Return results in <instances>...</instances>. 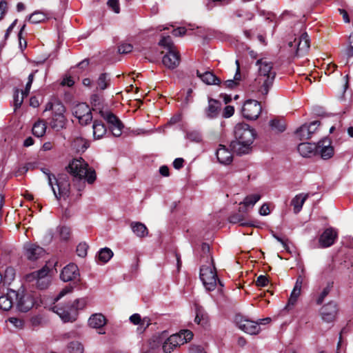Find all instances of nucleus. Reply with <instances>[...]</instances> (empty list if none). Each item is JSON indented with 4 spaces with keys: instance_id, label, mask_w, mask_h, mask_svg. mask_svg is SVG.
<instances>
[{
    "instance_id": "1",
    "label": "nucleus",
    "mask_w": 353,
    "mask_h": 353,
    "mask_svg": "<svg viewBox=\"0 0 353 353\" xmlns=\"http://www.w3.org/2000/svg\"><path fill=\"white\" fill-rule=\"evenodd\" d=\"M256 65L258 67L257 76L252 84L253 91L265 97L272 87L276 77L274 63L266 58H263L256 61Z\"/></svg>"
},
{
    "instance_id": "2",
    "label": "nucleus",
    "mask_w": 353,
    "mask_h": 353,
    "mask_svg": "<svg viewBox=\"0 0 353 353\" xmlns=\"http://www.w3.org/2000/svg\"><path fill=\"white\" fill-rule=\"evenodd\" d=\"M234 139L231 141L230 147L237 154H248L256 137V133L248 124L237 123L234 130Z\"/></svg>"
},
{
    "instance_id": "3",
    "label": "nucleus",
    "mask_w": 353,
    "mask_h": 353,
    "mask_svg": "<svg viewBox=\"0 0 353 353\" xmlns=\"http://www.w3.org/2000/svg\"><path fill=\"white\" fill-rule=\"evenodd\" d=\"M68 171L75 178L85 179L88 183H92L96 180L94 170L89 168L88 164L82 159H73L68 165Z\"/></svg>"
},
{
    "instance_id": "4",
    "label": "nucleus",
    "mask_w": 353,
    "mask_h": 353,
    "mask_svg": "<svg viewBox=\"0 0 353 353\" xmlns=\"http://www.w3.org/2000/svg\"><path fill=\"white\" fill-rule=\"evenodd\" d=\"M51 111L52 117L49 121L50 127L56 130L62 129L66 122L65 108L63 103L57 100H52L46 105L44 112Z\"/></svg>"
},
{
    "instance_id": "5",
    "label": "nucleus",
    "mask_w": 353,
    "mask_h": 353,
    "mask_svg": "<svg viewBox=\"0 0 353 353\" xmlns=\"http://www.w3.org/2000/svg\"><path fill=\"white\" fill-rule=\"evenodd\" d=\"M87 304L85 299H78L72 303L64 307L55 305L52 307L54 312L57 313L64 322H72L76 320L77 310L83 309Z\"/></svg>"
},
{
    "instance_id": "6",
    "label": "nucleus",
    "mask_w": 353,
    "mask_h": 353,
    "mask_svg": "<svg viewBox=\"0 0 353 353\" xmlns=\"http://www.w3.org/2000/svg\"><path fill=\"white\" fill-rule=\"evenodd\" d=\"M200 278L206 290L209 291L214 290L218 282L221 285V281L217 278L213 259H211V261H209L208 265L201 266L200 268Z\"/></svg>"
},
{
    "instance_id": "7",
    "label": "nucleus",
    "mask_w": 353,
    "mask_h": 353,
    "mask_svg": "<svg viewBox=\"0 0 353 353\" xmlns=\"http://www.w3.org/2000/svg\"><path fill=\"white\" fill-rule=\"evenodd\" d=\"M53 179L55 181V185L57 187V191L54 187V183L53 181H52L51 176L48 174V183L51 186L55 197L58 200L61 199L65 200L69 198L70 195V183L69 177L66 174H62L60 175L58 179H56L55 176H53Z\"/></svg>"
},
{
    "instance_id": "8",
    "label": "nucleus",
    "mask_w": 353,
    "mask_h": 353,
    "mask_svg": "<svg viewBox=\"0 0 353 353\" xmlns=\"http://www.w3.org/2000/svg\"><path fill=\"white\" fill-rule=\"evenodd\" d=\"M100 114L109 124V128L112 134L116 137H120L122 134L123 125L119 118L109 111L101 110Z\"/></svg>"
},
{
    "instance_id": "9",
    "label": "nucleus",
    "mask_w": 353,
    "mask_h": 353,
    "mask_svg": "<svg viewBox=\"0 0 353 353\" xmlns=\"http://www.w3.org/2000/svg\"><path fill=\"white\" fill-rule=\"evenodd\" d=\"M291 48L295 50V54L298 57L306 54L310 49V39L306 32L303 33L299 38H295L293 41L288 43Z\"/></svg>"
},
{
    "instance_id": "10",
    "label": "nucleus",
    "mask_w": 353,
    "mask_h": 353,
    "mask_svg": "<svg viewBox=\"0 0 353 353\" xmlns=\"http://www.w3.org/2000/svg\"><path fill=\"white\" fill-rule=\"evenodd\" d=\"M261 112V103L252 99L247 100L242 108L243 116L248 120L256 119Z\"/></svg>"
},
{
    "instance_id": "11",
    "label": "nucleus",
    "mask_w": 353,
    "mask_h": 353,
    "mask_svg": "<svg viewBox=\"0 0 353 353\" xmlns=\"http://www.w3.org/2000/svg\"><path fill=\"white\" fill-rule=\"evenodd\" d=\"M73 114L81 125H87L92 119L91 109L84 103H79L74 107Z\"/></svg>"
},
{
    "instance_id": "12",
    "label": "nucleus",
    "mask_w": 353,
    "mask_h": 353,
    "mask_svg": "<svg viewBox=\"0 0 353 353\" xmlns=\"http://www.w3.org/2000/svg\"><path fill=\"white\" fill-rule=\"evenodd\" d=\"M338 314L337 304L331 301L323 305L320 310V315L323 321L326 323L333 322Z\"/></svg>"
},
{
    "instance_id": "13",
    "label": "nucleus",
    "mask_w": 353,
    "mask_h": 353,
    "mask_svg": "<svg viewBox=\"0 0 353 353\" xmlns=\"http://www.w3.org/2000/svg\"><path fill=\"white\" fill-rule=\"evenodd\" d=\"M18 293L17 297H15L17 301V309L21 312H28L30 310L34 304V299L29 293H24L23 291H17Z\"/></svg>"
},
{
    "instance_id": "14",
    "label": "nucleus",
    "mask_w": 353,
    "mask_h": 353,
    "mask_svg": "<svg viewBox=\"0 0 353 353\" xmlns=\"http://www.w3.org/2000/svg\"><path fill=\"white\" fill-rule=\"evenodd\" d=\"M236 322L239 327L250 334H256L260 331L259 323L242 316H236Z\"/></svg>"
},
{
    "instance_id": "15",
    "label": "nucleus",
    "mask_w": 353,
    "mask_h": 353,
    "mask_svg": "<svg viewBox=\"0 0 353 353\" xmlns=\"http://www.w3.org/2000/svg\"><path fill=\"white\" fill-rule=\"evenodd\" d=\"M192 337L193 334L191 331L184 330L181 331L179 333L171 335L168 339H169V343L176 347L188 342L192 339Z\"/></svg>"
},
{
    "instance_id": "16",
    "label": "nucleus",
    "mask_w": 353,
    "mask_h": 353,
    "mask_svg": "<svg viewBox=\"0 0 353 353\" xmlns=\"http://www.w3.org/2000/svg\"><path fill=\"white\" fill-rule=\"evenodd\" d=\"M180 61V54L177 50L168 51L162 59L163 64L170 70L176 68L179 65Z\"/></svg>"
},
{
    "instance_id": "17",
    "label": "nucleus",
    "mask_w": 353,
    "mask_h": 353,
    "mask_svg": "<svg viewBox=\"0 0 353 353\" xmlns=\"http://www.w3.org/2000/svg\"><path fill=\"white\" fill-rule=\"evenodd\" d=\"M316 152L323 159H329L334 155V148L329 139L320 141L316 145Z\"/></svg>"
},
{
    "instance_id": "18",
    "label": "nucleus",
    "mask_w": 353,
    "mask_h": 353,
    "mask_svg": "<svg viewBox=\"0 0 353 353\" xmlns=\"http://www.w3.org/2000/svg\"><path fill=\"white\" fill-rule=\"evenodd\" d=\"M221 110V103L214 99H208V105L204 110V115L208 119L217 118Z\"/></svg>"
},
{
    "instance_id": "19",
    "label": "nucleus",
    "mask_w": 353,
    "mask_h": 353,
    "mask_svg": "<svg viewBox=\"0 0 353 353\" xmlns=\"http://www.w3.org/2000/svg\"><path fill=\"white\" fill-rule=\"evenodd\" d=\"M337 236L338 233L334 228H327L320 236L319 243L321 247L328 248L332 245Z\"/></svg>"
},
{
    "instance_id": "20",
    "label": "nucleus",
    "mask_w": 353,
    "mask_h": 353,
    "mask_svg": "<svg viewBox=\"0 0 353 353\" xmlns=\"http://www.w3.org/2000/svg\"><path fill=\"white\" fill-rule=\"evenodd\" d=\"M79 276V269L77 265L70 263L66 265L60 274L61 279L64 282L75 280Z\"/></svg>"
},
{
    "instance_id": "21",
    "label": "nucleus",
    "mask_w": 353,
    "mask_h": 353,
    "mask_svg": "<svg viewBox=\"0 0 353 353\" xmlns=\"http://www.w3.org/2000/svg\"><path fill=\"white\" fill-rule=\"evenodd\" d=\"M26 256L30 261H36L45 255V250L35 244H27L25 246Z\"/></svg>"
},
{
    "instance_id": "22",
    "label": "nucleus",
    "mask_w": 353,
    "mask_h": 353,
    "mask_svg": "<svg viewBox=\"0 0 353 353\" xmlns=\"http://www.w3.org/2000/svg\"><path fill=\"white\" fill-rule=\"evenodd\" d=\"M303 283V278L301 276H298L294 287L291 292L290 296L288 299L286 307L288 309L292 308L296 304L298 298L301 295V288Z\"/></svg>"
},
{
    "instance_id": "23",
    "label": "nucleus",
    "mask_w": 353,
    "mask_h": 353,
    "mask_svg": "<svg viewBox=\"0 0 353 353\" xmlns=\"http://www.w3.org/2000/svg\"><path fill=\"white\" fill-rule=\"evenodd\" d=\"M17 296V291L10 290L6 295L0 296V308L8 311L13 305V299H15Z\"/></svg>"
},
{
    "instance_id": "24",
    "label": "nucleus",
    "mask_w": 353,
    "mask_h": 353,
    "mask_svg": "<svg viewBox=\"0 0 353 353\" xmlns=\"http://www.w3.org/2000/svg\"><path fill=\"white\" fill-rule=\"evenodd\" d=\"M318 121L312 122L310 125L304 124L296 131V134L301 140H306L311 138L312 134L316 131V128L311 131V128L317 124Z\"/></svg>"
},
{
    "instance_id": "25",
    "label": "nucleus",
    "mask_w": 353,
    "mask_h": 353,
    "mask_svg": "<svg viewBox=\"0 0 353 353\" xmlns=\"http://www.w3.org/2000/svg\"><path fill=\"white\" fill-rule=\"evenodd\" d=\"M216 155L219 163L222 164H229L232 161V155L231 152L224 145H219L216 150Z\"/></svg>"
},
{
    "instance_id": "26",
    "label": "nucleus",
    "mask_w": 353,
    "mask_h": 353,
    "mask_svg": "<svg viewBox=\"0 0 353 353\" xmlns=\"http://www.w3.org/2000/svg\"><path fill=\"white\" fill-rule=\"evenodd\" d=\"M130 322L139 325L138 330L143 332L151 324V321L149 317L141 318L139 314H134L130 317Z\"/></svg>"
},
{
    "instance_id": "27",
    "label": "nucleus",
    "mask_w": 353,
    "mask_h": 353,
    "mask_svg": "<svg viewBox=\"0 0 353 353\" xmlns=\"http://www.w3.org/2000/svg\"><path fill=\"white\" fill-rule=\"evenodd\" d=\"M316 145L312 143H301L298 145V151L301 156L309 157L316 152Z\"/></svg>"
},
{
    "instance_id": "28",
    "label": "nucleus",
    "mask_w": 353,
    "mask_h": 353,
    "mask_svg": "<svg viewBox=\"0 0 353 353\" xmlns=\"http://www.w3.org/2000/svg\"><path fill=\"white\" fill-rule=\"evenodd\" d=\"M196 75L208 85H219L221 83V80L212 72L207 71L201 73L199 70H196Z\"/></svg>"
},
{
    "instance_id": "29",
    "label": "nucleus",
    "mask_w": 353,
    "mask_h": 353,
    "mask_svg": "<svg viewBox=\"0 0 353 353\" xmlns=\"http://www.w3.org/2000/svg\"><path fill=\"white\" fill-rule=\"evenodd\" d=\"M235 63L236 65V70L233 79H229L219 84L223 88H234L236 87L241 80L240 74V63L239 60H236Z\"/></svg>"
},
{
    "instance_id": "30",
    "label": "nucleus",
    "mask_w": 353,
    "mask_h": 353,
    "mask_svg": "<svg viewBox=\"0 0 353 353\" xmlns=\"http://www.w3.org/2000/svg\"><path fill=\"white\" fill-rule=\"evenodd\" d=\"M309 194H299L296 195L291 201V205L293 206L294 212L295 214L299 213L302 207L308 198Z\"/></svg>"
},
{
    "instance_id": "31",
    "label": "nucleus",
    "mask_w": 353,
    "mask_h": 353,
    "mask_svg": "<svg viewBox=\"0 0 353 353\" xmlns=\"http://www.w3.org/2000/svg\"><path fill=\"white\" fill-rule=\"evenodd\" d=\"M93 137L94 139H101L107 132L104 123L101 121L94 120L92 125Z\"/></svg>"
},
{
    "instance_id": "32",
    "label": "nucleus",
    "mask_w": 353,
    "mask_h": 353,
    "mask_svg": "<svg viewBox=\"0 0 353 353\" xmlns=\"http://www.w3.org/2000/svg\"><path fill=\"white\" fill-rule=\"evenodd\" d=\"M88 323L93 328H101L105 325L106 319L101 314H94L90 317Z\"/></svg>"
},
{
    "instance_id": "33",
    "label": "nucleus",
    "mask_w": 353,
    "mask_h": 353,
    "mask_svg": "<svg viewBox=\"0 0 353 353\" xmlns=\"http://www.w3.org/2000/svg\"><path fill=\"white\" fill-rule=\"evenodd\" d=\"M97 90H104L110 85V77L107 73H101L95 81Z\"/></svg>"
},
{
    "instance_id": "34",
    "label": "nucleus",
    "mask_w": 353,
    "mask_h": 353,
    "mask_svg": "<svg viewBox=\"0 0 353 353\" xmlns=\"http://www.w3.org/2000/svg\"><path fill=\"white\" fill-rule=\"evenodd\" d=\"M229 221L232 223H239L241 226H248L251 225L252 223L250 220H248L244 214L235 213L232 214L229 217Z\"/></svg>"
},
{
    "instance_id": "35",
    "label": "nucleus",
    "mask_w": 353,
    "mask_h": 353,
    "mask_svg": "<svg viewBox=\"0 0 353 353\" xmlns=\"http://www.w3.org/2000/svg\"><path fill=\"white\" fill-rule=\"evenodd\" d=\"M260 199L261 195L259 194H253L247 196L244 200L240 203V205H243L245 208L243 211L245 212L248 208H252Z\"/></svg>"
},
{
    "instance_id": "36",
    "label": "nucleus",
    "mask_w": 353,
    "mask_h": 353,
    "mask_svg": "<svg viewBox=\"0 0 353 353\" xmlns=\"http://www.w3.org/2000/svg\"><path fill=\"white\" fill-rule=\"evenodd\" d=\"M47 125L44 120H38L32 127V133L37 137H43L46 131Z\"/></svg>"
},
{
    "instance_id": "37",
    "label": "nucleus",
    "mask_w": 353,
    "mask_h": 353,
    "mask_svg": "<svg viewBox=\"0 0 353 353\" xmlns=\"http://www.w3.org/2000/svg\"><path fill=\"white\" fill-rule=\"evenodd\" d=\"M50 268L46 265L41 270L35 271L28 276V279L30 281H34L36 279L42 277H51L49 274Z\"/></svg>"
},
{
    "instance_id": "38",
    "label": "nucleus",
    "mask_w": 353,
    "mask_h": 353,
    "mask_svg": "<svg viewBox=\"0 0 353 353\" xmlns=\"http://www.w3.org/2000/svg\"><path fill=\"white\" fill-rule=\"evenodd\" d=\"M131 228L133 232L139 237H144L148 234L146 226L140 222L132 223Z\"/></svg>"
},
{
    "instance_id": "39",
    "label": "nucleus",
    "mask_w": 353,
    "mask_h": 353,
    "mask_svg": "<svg viewBox=\"0 0 353 353\" xmlns=\"http://www.w3.org/2000/svg\"><path fill=\"white\" fill-rule=\"evenodd\" d=\"M194 321L196 323L201 325V326H205L208 324V316L202 308H196Z\"/></svg>"
},
{
    "instance_id": "40",
    "label": "nucleus",
    "mask_w": 353,
    "mask_h": 353,
    "mask_svg": "<svg viewBox=\"0 0 353 353\" xmlns=\"http://www.w3.org/2000/svg\"><path fill=\"white\" fill-rule=\"evenodd\" d=\"M112 256V251L110 248H105L99 251L98 258L102 263H107Z\"/></svg>"
},
{
    "instance_id": "41",
    "label": "nucleus",
    "mask_w": 353,
    "mask_h": 353,
    "mask_svg": "<svg viewBox=\"0 0 353 353\" xmlns=\"http://www.w3.org/2000/svg\"><path fill=\"white\" fill-rule=\"evenodd\" d=\"M46 19L45 13L41 11H35L31 14L29 17V21L32 23H41Z\"/></svg>"
},
{
    "instance_id": "42",
    "label": "nucleus",
    "mask_w": 353,
    "mask_h": 353,
    "mask_svg": "<svg viewBox=\"0 0 353 353\" xmlns=\"http://www.w3.org/2000/svg\"><path fill=\"white\" fill-rule=\"evenodd\" d=\"M34 281H36V286L37 288L40 290L46 289L51 283V277H42L36 279Z\"/></svg>"
},
{
    "instance_id": "43",
    "label": "nucleus",
    "mask_w": 353,
    "mask_h": 353,
    "mask_svg": "<svg viewBox=\"0 0 353 353\" xmlns=\"http://www.w3.org/2000/svg\"><path fill=\"white\" fill-rule=\"evenodd\" d=\"M101 102H102V97L100 95H99L97 94H94L91 96L90 103L92 105L93 110H99V112L101 110H102L101 109Z\"/></svg>"
},
{
    "instance_id": "44",
    "label": "nucleus",
    "mask_w": 353,
    "mask_h": 353,
    "mask_svg": "<svg viewBox=\"0 0 353 353\" xmlns=\"http://www.w3.org/2000/svg\"><path fill=\"white\" fill-rule=\"evenodd\" d=\"M159 44L167 48L168 51L171 50H176L170 36L163 37L159 41Z\"/></svg>"
},
{
    "instance_id": "45",
    "label": "nucleus",
    "mask_w": 353,
    "mask_h": 353,
    "mask_svg": "<svg viewBox=\"0 0 353 353\" xmlns=\"http://www.w3.org/2000/svg\"><path fill=\"white\" fill-rule=\"evenodd\" d=\"M272 130L281 132L285 130V125L283 121L279 119H272L270 122Z\"/></svg>"
},
{
    "instance_id": "46",
    "label": "nucleus",
    "mask_w": 353,
    "mask_h": 353,
    "mask_svg": "<svg viewBox=\"0 0 353 353\" xmlns=\"http://www.w3.org/2000/svg\"><path fill=\"white\" fill-rule=\"evenodd\" d=\"M72 145L78 151H84L88 148L85 141L81 137L75 138L72 141Z\"/></svg>"
},
{
    "instance_id": "47",
    "label": "nucleus",
    "mask_w": 353,
    "mask_h": 353,
    "mask_svg": "<svg viewBox=\"0 0 353 353\" xmlns=\"http://www.w3.org/2000/svg\"><path fill=\"white\" fill-rule=\"evenodd\" d=\"M332 285L328 284L325 288H324L322 292L318 295L316 303L317 305H321L323 302L325 298L329 294L331 290Z\"/></svg>"
},
{
    "instance_id": "48",
    "label": "nucleus",
    "mask_w": 353,
    "mask_h": 353,
    "mask_svg": "<svg viewBox=\"0 0 353 353\" xmlns=\"http://www.w3.org/2000/svg\"><path fill=\"white\" fill-rule=\"evenodd\" d=\"M25 97H26V94H23L22 92L19 94V91L18 90L15 91L14 95V103L15 108H18L21 105Z\"/></svg>"
},
{
    "instance_id": "49",
    "label": "nucleus",
    "mask_w": 353,
    "mask_h": 353,
    "mask_svg": "<svg viewBox=\"0 0 353 353\" xmlns=\"http://www.w3.org/2000/svg\"><path fill=\"white\" fill-rule=\"evenodd\" d=\"M133 46L132 44L123 42L118 46V52L120 54H128L132 51Z\"/></svg>"
},
{
    "instance_id": "50",
    "label": "nucleus",
    "mask_w": 353,
    "mask_h": 353,
    "mask_svg": "<svg viewBox=\"0 0 353 353\" xmlns=\"http://www.w3.org/2000/svg\"><path fill=\"white\" fill-rule=\"evenodd\" d=\"M14 276L15 272L14 268L8 267L6 269L4 274V279H6V282H7V283H10L12 281L14 280Z\"/></svg>"
},
{
    "instance_id": "51",
    "label": "nucleus",
    "mask_w": 353,
    "mask_h": 353,
    "mask_svg": "<svg viewBox=\"0 0 353 353\" xmlns=\"http://www.w3.org/2000/svg\"><path fill=\"white\" fill-rule=\"evenodd\" d=\"M88 246L85 243H79L77 247V253L81 257H85L87 255Z\"/></svg>"
},
{
    "instance_id": "52",
    "label": "nucleus",
    "mask_w": 353,
    "mask_h": 353,
    "mask_svg": "<svg viewBox=\"0 0 353 353\" xmlns=\"http://www.w3.org/2000/svg\"><path fill=\"white\" fill-rule=\"evenodd\" d=\"M34 72H32L30 74H29L28 78V82L26 85L25 90L21 91L23 93V94H26V96H28L30 92L32 83L34 81Z\"/></svg>"
},
{
    "instance_id": "53",
    "label": "nucleus",
    "mask_w": 353,
    "mask_h": 353,
    "mask_svg": "<svg viewBox=\"0 0 353 353\" xmlns=\"http://www.w3.org/2000/svg\"><path fill=\"white\" fill-rule=\"evenodd\" d=\"M73 291V287L71 285H69L65 287L62 290L59 292L58 296L54 298V301H58L60 299H61L65 295L71 293Z\"/></svg>"
},
{
    "instance_id": "54",
    "label": "nucleus",
    "mask_w": 353,
    "mask_h": 353,
    "mask_svg": "<svg viewBox=\"0 0 353 353\" xmlns=\"http://www.w3.org/2000/svg\"><path fill=\"white\" fill-rule=\"evenodd\" d=\"M60 237L63 240H68L70 236V229L68 227H61L59 230Z\"/></svg>"
},
{
    "instance_id": "55",
    "label": "nucleus",
    "mask_w": 353,
    "mask_h": 353,
    "mask_svg": "<svg viewBox=\"0 0 353 353\" xmlns=\"http://www.w3.org/2000/svg\"><path fill=\"white\" fill-rule=\"evenodd\" d=\"M8 321L12 323L15 327L21 329L23 327L24 321L18 318L10 317L8 319Z\"/></svg>"
},
{
    "instance_id": "56",
    "label": "nucleus",
    "mask_w": 353,
    "mask_h": 353,
    "mask_svg": "<svg viewBox=\"0 0 353 353\" xmlns=\"http://www.w3.org/2000/svg\"><path fill=\"white\" fill-rule=\"evenodd\" d=\"M201 250L203 252L201 257H205L208 260L210 259V261H211V259H212V257L210 254V245L208 243H203L201 245Z\"/></svg>"
},
{
    "instance_id": "57",
    "label": "nucleus",
    "mask_w": 353,
    "mask_h": 353,
    "mask_svg": "<svg viewBox=\"0 0 353 353\" xmlns=\"http://www.w3.org/2000/svg\"><path fill=\"white\" fill-rule=\"evenodd\" d=\"M176 347L172 346V344L169 343V339H167L162 345L163 351L165 353H170L172 352Z\"/></svg>"
},
{
    "instance_id": "58",
    "label": "nucleus",
    "mask_w": 353,
    "mask_h": 353,
    "mask_svg": "<svg viewBox=\"0 0 353 353\" xmlns=\"http://www.w3.org/2000/svg\"><path fill=\"white\" fill-rule=\"evenodd\" d=\"M269 283V281L267 278L266 276H264V275H260L256 281V284L257 286H261V287H265Z\"/></svg>"
},
{
    "instance_id": "59",
    "label": "nucleus",
    "mask_w": 353,
    "mask_h": 353,
    "mask_svg": "<svg viewBox=\"0 0 353 353\" xmlns=\"http://www.w3.org/2000/svg\"><path fill=\"white\" fill-rule=\"evenodd\" d=\"M108 5L114 12L119 13L120 11L119 0H108Z\"/></svg>"
},
{
    "instance_id": "60",
    "label": "nucleus",
    "mask_w": 353,
    "mask_h": 353,
    "mask_svg": "<svg viewBox=\"0 0 353 353\" xmlns=\"http://www.w3.org/2000/svg\"><path fill=\"white\" fill-rule=\"evenodd\" d=\"M234 108L232 105H227L223 110V117L224 118H229L234 114Z\"/></svg>"
},
{
    "instance_id": "61",
    "label": "nucleus",
    "mask_w": 353,
    "mask_h": 353,
    "mask_svg": "<svg viewBox=\"0 0 353 353\" xmlns=\"http://www.w3.org/2000/svg\"><path fill=\"white\" fill-rule=\"evenodd\" d=\"M188 353H206L204 349L199 345H192Z\"/></svg>"
},
{
    "instance_id": "62",
    "label": "nucleus",
    "mask_w": 353,
    "mask_h": 353,
    "mask_svg": "<svg viewBox=\"0 0 353 353\" xmlns=\"http://www.w3.org/2000/svg\"><path fill=\"white\" fill-rule=\"evenodd\" d=\"M184 160L182 158H176L173 161V167L179 170L183 166Z\"/></svg>"
},
{
    "instance_id": "63",
    "label": "nucleus",
    "mask_w": 353,
    "mask_h": 353,
    "mask_svg": "<svg viewBox=\"0 0 353 353\" xmlns=\"http://www.w3.org/2000/svg\"><path fill=\"white\" fill-rule=\"evenodd\" d=\"M270 212V208L268 204H263L259 209V214L262 216H266Z\"/></svg>"
},
{
    "instance_id": "64",
    "label": "nucleus",
    "mask_w": 353,
    "mask_h": 353,
    "mask_svg": "<svg viewBox=\"0 0 353 353\" xmlns=\"http://www.w3.org/2000/svg\"><path fill=\"white\" fill-rule=\"evenodd\" d=\"M186 29L183 27L178 28L172 30V34L174 37L182 36L185 34Z\"/></svg>"
}]
</instances>
